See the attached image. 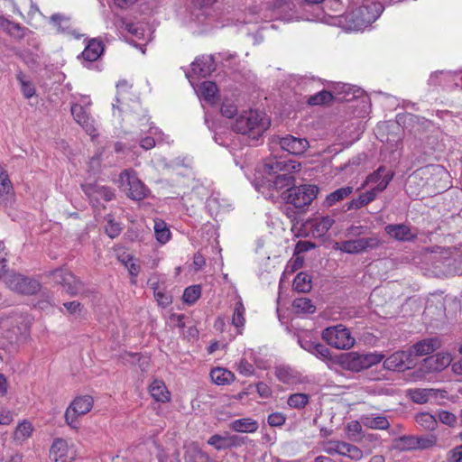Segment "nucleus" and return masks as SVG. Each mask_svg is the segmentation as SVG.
I'll use <instances>...</instances> for the list:
<instances>
[{
    "mask_svg": "<svg viewBox=\"0 0 462 462\" xmlns=\"http://www.w3.org/2000/svg\"><path fill=\"white\" fill-rule=\"evenodd\" d=\"M275 146L270 157L255 169L251 180L255 189L265 199L273 198V191L290 187L294 178L291 172L300 170V163L294 157L305 152V146Z\"/></svg>",
    "mask_w": 462,
    "mask_h": 462,
    "instance_id": "nucleus-1",
    "label": "nucleus"
},
{
    "mask_svg": "<svg viewBox=\"0 0 462 462\" xmlns=\"http://www.w3.org/2000/svg\"><path fill=\"white\" fill-rule=\"evenodd\" d=\"M383 5L373 0H362L360 5L352 4L342 15L333 18L332 23L345 31H359L369 26L382 14Z\"/></svg>",
    "mask_w": 462,
    "mask_h": 462,
    "instance_id": "nucleus-2",
    "label": "nucleus"
},
{
    "mask_svg": "<svg viewBox=\"0 0 462 462\" xmlns=\"http://www.w3.org/2000/svg\"><path fill=\"white\" fill-rule=\"evenodd\" d=\"M270 125L271 120L266 114L251 109L239 115L233 125V130L237 134L248 135L252 140H257Z\"/></svg>",
    "mask_w": 462,
    "mask_h": 462,
    "instance_id": "nucleus-3",
    "label": "nucleus"
},
{
    "mask_svg": "<svg viewBox=\"0 0 462 462\" xmlns=\"http://www.w3.org/2000/svg\"><path fill=\"white\" fill-rule=\"evenodd\" d=\"M119 188L133 200H142L148 195V188L140 180L134 171L126 169L119 175Z\"/></svg>",
    "mask_w": 462,
    "mask_h": 462,
    "instance_id": "nucleus-4",
    "label": "nucleus"
},
{
    "mask_svg": "<svg viewBox=\"0 0 462 462\" xmlns=\"http://www.w3.org/2000/svg\"><path fill=\"white\" fill-rule=\"evenodd\" d=\"M319 190V187L313 184L293 186L287 189L284 199L296 208H305L316 199Z\"/></svg>",
    "mask_w": 462,
    "mask_h": 462,
    "instance_id": "nucleus-5",
    "label": "nucleus"
},
{
    "mask_svg": "<svg viewBox=\"0 0 462 462\" xmlns=\"http://www.w3.org/2000/svg\"><path fill=\"white\" fill-rule=\"evenodd\" d=\"M321 337L328 345L336 349H350L356 342L350 330L342 324L325 328Z\"/></svg>",
    "mask_w": 462,
    "mask_h": 462,
    "instance_id": "nucleus-6",
    "label": "nucleus"
},
{
    "mask_svg": "<svg viewBox=\"0 0 462 462\" xmlns=\"http://www.w3.org/2000/svg\"><path fill=\"white\" fill-rule=\"evenodd\" d=\"M91 101L89 97H84L80 102L75 103L71 106V114L75 121L81 125L86 133L91 136V140L98 134L96 127V121L89 113V106Z\"/></svg>",
    "mask_w": 462,
    "mask_h": 462,
    "instance_id": "nucleus-7",
    "label": "nucleus"
},
{
    "mask_svg": "<svg viewBox=\"0 0 462 462\" xmlns=\"http://www.w3.org/2000/svg\"><path fill=\"white\" fill-rule=\"evenodd\" d=\"M383 359V355L381 354L350 352L342 357V364L348 370L359 372L380 363Z\"/></svg>",
    "mask_w": 462,
    "mask_h": 462,
    "instance_id": "nucleus-8",
    "label": "nucleus"
},
{
    "mask_svg": "<svg viewBox=\"0 0 462 462\" xmlns=\"http://www.w3.org/2000/svg\"><path fill=\"white\" fill-rule=\"evenodd\" d=\"M93 398L89 395L76 397L65 412L68 425L73 429L78 428V418L89 412L93 407Z\"/></svg>",
    "mask_w": 462,
    "mask_h": 462,
    "instance_id": "nucleus-9",
    "label": "nucleus"
},
{
    "mask_svg": "<svg viewBox=\"0 0 462 462\" xmlns=\"http://www.w3.org/2000/svg\"><path fill=\"white\" fill-rule=\"evenodd\" d=\"M77 455L75 444L62 438L55 439L50 448V459L52 462H73Z\"/></svg>",
    "mask_w": 462,
    "mask_h": 462,
    "instance_id": "nucleus-10",
    "label": "nucleus"
},
{
    "mask_svg": "<svg viewBox=\"0 0 462 462\" xmlns=\"http://www.w3.org/2000/svg\"><path fill=\"white\" fill-rule=\"evenodd\" d=\"M5 282L10 290L27 295L36 293L41 288V284L37 280L14 273L6 274L5 276Z\"/></svg>",
    "mask_w": 462,
    "mask_h": 462,
    "instance_id": "nucleus-11",
    "label": "nucleus"
},
{
    "mask_svg": "<svg viewBox=\"0 0 462 462\" xmlns=\"http://www.w3.org/2000/svg\"><path fill=\"white\" fill-rule=\"evenodd\" d=\"M334 223L335 219L328 215L313 217L303 224V229L300 235L304 236H311L313 237H323Z\"/></svg>",
    "mask_w": 462,
    "mask_h": 462,
    "instance_id": "nucleus-12",
    "label": "nucleus"
},
{
    "mask_svg": "<svg viewBox=\"0 0 462 462\" xmlns=\"http://www.w3.org/2000/svg\"><path fill=\"white\" fill-rule=\"evenodd\" d=\"M379 245L380 240L377 237L357 238L337 242L334 245V249L346 254H359L367 249L376 248Z\"/></svg>",
    "mask_w": 462,
    "mask_h": 462,
    "instance_id": "nucleus-13",
    "label": "nucleus"
},
{
    "mask_svg": "<svg viewBox=\"0 0 462 462\" xmlns=\"http://www.w3.org/2000/svg\"><path fill=\"white\" fill-rule=\"evenodd\" d=\"M52 280L64 287L71 295H77L83 291V285L70 272L65 269H56L51 273Z\"/></svg>",
    "mask_w": 462,
    "mask_h": 462,
    "instance_id": "nucleus-14",
    "label": "nucleus"
},
{
    "mask_svg": "<svg viewBox=\"0 0 462 462\" xmlns=\"http://www.w3.org/2000/svg\"><path fill=\"white\" fill-rule=\"evenodd\" d=\"M117 88V96H116V104H113V116L115 118L117 119V122H115L116 124V134L118 136L122 134H125L129 132V129L126 127H124L121 125V116L123 108L120 107L121 105H124V101L125 99V95L127 94L128 90L131 88V86L128 84L126 80H121L116 85Z\"/></svg>",
    "mask_w": 462,
    "mask_h": 462,
    "instance_id": "nucleus-15",
    "label": "nucleus"
},
{
    "mask_svg": "<svg viewBox=\"0 0 462 462\" xmlns=\"http://www.w3.org/2000/svg\"><path fill=\"white\" fill-rule=\"evenodd\" d=\"M393 178V172L384 166H380L373 173L369 174L361 188L372 186L371 189L377 192L383 191Z\"/></svg>",
    "mask_w": 462,
    "mask_h": 462,
    "instance_id": "nucleus-16",
    "label": "nucleus"
},
{
    "mask_svg": "<svg viewBox=\"0 0 462 462\" xmlns=\"http://www.w3.org/2000/svg\"><path fill=\"white\" fill-rule=\"evenodd\" d=\"M298 343L305 351L315 356L317 358L328 362L332 359L330 350L317 340H313L307 333L298 337Z\"/></svg>",
    "mask_w": 462,
    "mask_h": 462,
    "instance_id": "nucleus-17",
    "label": "nucleus"
},
{
    "mask_svg": "<svg viewBox=\"0 0 462 462\" xmlns=\"http://www.w3.org/2000/svg\"><path fill=\"white\" fill-rule=\"evenodd\" d=\"M82 189L91 201H110L115 198V190L112 188L98 183H86L82 185Z\"/></svg>",
    "mask_w": 462,
    "mask_h": 462,
    "instance_id": "nucleus-18",
    "label": "nucleus"
},
{
    "mask_svg": "<svg viewBox=\"0 0 462 462\" xmlns=\"http://www.w3.org/2000/svg\"><path fill=\"white\" fill-rule=\"evenodd\" d=\"M411 357V353L410 352H394L383 361V367L391 371H402L406 368H410L412 365Z\"/></svg>",
    "mask_w": 462,
    "mask_h": 462,
    "instance_id": "nucleus-19",
    "label": "nucleus"
},
{
    "mask_svg": "<svg viewBox=\"0 0 462 462\" xmlns=\"http://www.w3.org/2000/svg\"><path fill=\"white\" fill-rule=\"evenodd\" d=\"M408 395L416 403H426L439 398L445 397V392L433 388L410 389Z\"/></svg>",
    "mask_w": 462,
    "mask_h": 462,
    "instance_id": "nucleus-20",
    "label": "nucleus"
},
{
    "mask_svg": "<svg viewBox=\"0 0 462 462\" xmlns=\"http://www.w3.org/2000/svg\"><path fill=\"white\" fill-rule=\"evenodd\" d=\"M49 22L57 29L58 32L72 35L76 38L79 37V34L73 28L69 16L60 13L53 14L50 16Z\"/></svg>",
    "mask_w": 462,
    "mask_h": 462,
    "instance_id": "nucleus-21",
    "label": "nucleus"
},
{
    "mask_svg": "<svg viewBox=\"0 0 462 462\" xmlns=\"http://www.w3.org/2000/svg\"><path fill=\"white\" fill-rule=\"evenodd\" d=\"M386 234L398 241H411L417 235L404 224H391L385 226Z\"/></svg>",
    "mask_w": 462,
    "mask_h": 462,
    "instance_id": "nucleus-22",
    "label": "nucleus"
},
{
    "mask_svg": "<svg viewBox=\"0 0 462 462\" xmlns=\"http://www.w3.org/2000/svg\"><path fill=\"white\" fill-rule=\"evenodd\" d=\"M191 67L194 74L206 78L216 69L214 57L212 55L199 57L192 62Z\"/></svg>",
    "mask_w": 462,
    "mask_h": 462,
    "instance_id": "nucleus-23",
    "label": "nucleus"
},
{
    "mask_svg": "<svg viewBox=\"0 0 462 462\" xmlns=\"http://www.w3.org/2000/svg\"><path fill=\"white\" fill-rule=\"evenodd\" d=\"M233 300L232 325L237 329V332L241 334L245 324V308L239 295H236Z\"/></svg>",
    "mask_w": 462,
    "mask_h": 462,
    "instance_id": "nucleus-24",
    "label": "nucleus"
},
{
    "mask_svg": "<svg viewBox=\"0 0 462 462\" xmlns=\"http://www.w3.org/2000/svg\"><path fill=\"white\" fill-rule=\"evenodd\" d=\"M103 42L97 39H92L81 52L80 56L87 62L96 61L103 53Z\"/></svg>",
    "mask_w": 462,
    "mask_h": 462,
    "instance_id": "nucleus-25",
    "label": "nucleus"
},
{
    "mask_svg": "<svg viewBox=\"0 0 462 462\" xmlns=\"http://www.w3.org/2000/svg\"><path fill=\"white\" fill-rule=\"evenodd\" d=\"M277 379L288 385H295L301 383L299 372L289 366H278L275 370Z\"/></svg>",
    "mask_w": 462,
    "mask_h": 462,
    "instance_id": "nucleus-26",
    "label": "nucleus"
},
{
    "mask_svg": "<svg viewBox=\"0 0 462 462\" xmlns=\"http://www.w3.org/2000/svg\"><path fill=\"white\" fill-rule=\"evenodd\" d=\"M149 393L152 399L158 402H167L171 399V393L168 391L163 381L154 379L149 385Z\"/></svg>",
    "mask_w": 462,
    "mask_h": 462,
    "instance_id": "nucleus-27",
    "label": "nucleus"
},
{
    "mask_svg": "<svg viewBox=\"0 0 462 462\" xmlns=\"http://www.w3.org/2000/svg\"><path fill=\"white\" fill-rule=\"evenodd\" d=\"M395 131H400V125L397 124H383L377 127V134L381 135L379 141L384 144H394L399 142V138L394 134Z\"/></svg>",
    "mask_w": 462,
    "mask_h": 462,
    "instance_id": "nucleus-28",
    "label": "nucleus"
},
{
    "mask_svg": "<svg viewBox=\"0 0 462 462\" xmlns=\"http://www.w3.org/2000/svg\"><path fill=\"white\" fill-rule=\"evenodd\" d=\"M364 133V126L358 124H350L346 129L340 134L342 143L341 144H354L356 142L360 140L361 135Z\"/></svg>",
    "mask_w": 462,
    "mask_h": 462,
    "instance_id": "nucleus-29",
    "label": "nucleus"
},
{
    "mask_svg": "<svg viewBox=\"0 0 462 462\" xmlns=\"http://www.w3.org/2000/svg\"><path fill=\"white\" fill-rule=\"evenodd\" d=\"M362 424L373 430H387L390 427L389 420L383 415L365 414L361 416Z\"/></svg>",
    "mask_w": 462,
    "mask_h": 462,
    "instance_id": "nucleus-30",
    "label": "nucleus"
},
{
    "mask_svg": "<svg viewBox=\"0 0 462 462\" xmlns=\"http://www.w3.org/2000/svg\"><path fill=\"white\" fill-rule=\"evenodd\" d=\"M439 346V342L437 338H428L414 344L410 353L420 356L431 354L435 349Z\"/></svg>",
    "mask_w": 462,
    "mask_h": 462,
    "instance_id": "nucleus-31",
    "label": "nucleus"
},
{
    "mask_svg": "<svg viewBox=\"0 0 462 462\" xmlns=\"http://www.w3.org/2000/svg\"><path fill=\"white\" fill-rule=\"evenodd\" d=\"M0 28L11 37L17 40L23 39L28 32L26 27L5 18H0Z\"/></svg>",
    "mask_w": 462,
    "mask_h": 462,
    "instance_id": "nucleus-32",
    "label": "nucleus"
},
{
    "mask_svg": "<svg viewBox=\"0 0 462 462\" xmlns=\"http://www.w3.org/2000/svg\"><path fill=\"white\" fill-rule=\"evenodd\" d=\"M451 361L452 358L448 353H439L425 360L427 367L432 371H441L445 369L450 365Z\"/></svg>",
    "mask_w": 462,
    "mask_h": 462,
    "instance_id": "nucleus-33",
    "label": "nucleus"
},
{
    "mask_svg": "<svg viewBox=\"0 0 462 462\" xmlns=\"http://www.w3.org/2000/svg\"><path fill=\"white\" fill-rule=\"evenodd\" d=\"M258 422L251 418L235 420L230 423V429L236 432L253 433L258 430Z\"/></svg>",
    "mask_w": 462,
    "mask_h": 462,
    "instance_id": "nucleus-34",
    "label": "nucleus"
},
{
    "mask_svg": "<svg viewBox=\"0 0 462 462\" xmlns=\"http://www.w3.org/2000/svg\"><path fill=\"white\" fill-rule=\"evenodd\" d=\"M209 214L217 217L221 212L228 210L227 203L220 198L219 194H212L206 202Z\"/></svg>",
    "mask_w": 462,
    "mask_h": 462,
    "instance_id": "nucleus-35",
    "label": "nucleus"
},
{
    "mask_svg": "<svg viewBox=\"0 0 462 462\" xmlns=\"http://www.w3.org/2000/svg\"><path fill=\"white\" fill-rule=\"evenodd\" d=\"M210 377L212 382L217 385L229 384L235 379V375L231 371L222 367L213 368L210 372Z\"/></svg>",
    "mask_w": 462,
    "mask_h": 462,
    "instance_id": "nucleus-36",
    "label": "nucleus"
},
{
    "mask_svg": "<svg viewBox=\"0 0 462 462\" xmlns=\"http://www.w3.org/2000/svg\"><path fill=\"white\" fill-rule=\"evenodd\" d=\"M457 73L452 71L440 70L432 73L429 79V85L431 86H448L449 82L455 81Z\"/></svg>",
    "mask_w": 462,
    "mask_h": 462,
    "instance_id": "nucleus-37",
    "label": "nucleus"
},
{
    "mask_svg": "<svg viewBox=\"0 0 462 462\" xmlns=\"http://www.w3.org/2000/svg\"><path fill=\"white\" fill-rule=\"evenodd\" d=\"M143 144H161L162 143H169L170 138L169 135L164 134L159 128L157 127H150L148 129L147 134L141 141Z\"/></svg>",
    "mask_w": 462,
    "mask_h": 462,
    "instance_id": "nucleus-38",
    "label": "nucleus"
},
{
    "mask_svg": "<svg viewBox=\"0 0 462 462\" xmlns=\"http://www.w3.org/2000/svg\"><path fill=\"white\" fill-rule=\"evenodd\" d=\"M153 230L155 238L161 245L166 244L171 237V233L168 225L162 219L154 220Z\"/></svg>",
    "mask_w": 462,
    "mask_h": 462,
    "instance_id": "nucleus-39",
    "label": "nucleus"
},
{
    "mask_svg": "<svg viewBox=\"0 0 462 462\" xmlns=\"http://www.w3.org/2000/svg\"><path fill=\"white\" fill-rule=\"evenodd\" d=\"M353 192V187L347 186L337 189V190L331 192L326 197L324 201V206L329 208L336 203L343 200L347 198Z\"/></svg>",
    "mask_w": 462,
    "mask_h": 462,
    "instance_id": "nucleus-40",
    "label": "nucleus"
},
{
    "mask_svg": "<svg viewBox=\"0 0 462 462\" xmlns=\"http://www.w3.org/2000/svg\"><path fill=\"white\" fill-rule=\"evenodd\" d=\"M13 187L6 171L0 166V205L11 196Z\"/></svg>",
    "mask_w": 462,
    "mask_h": 462,
    "instance_id": "nucleus-41",
    "label": "nucleus"
},
{
    "mask_svg": "<svg viewBox=\"0 0 462 462\" xmlns=\"http://www.w3.org/2000/svg\"><path fill=\"white\" fill-rule=\"evenodd\" d=\"M379 192L375 191L374 189H371L370 190H367L358 196V198L354 199L351 200L349 208L354 209H359L362 207L369 204L370 202L374 201Z\"/></svg>",
    "mask_w": 462,
    "mask_h": 462,
    "instance_id": "nucleus-42",
    "label": "nucleus"
},
{
    "mask_svg": "<svg viewBox=\"0 0 462 462\" xmlns=\"http://www.w3.org/2000/svg\"><path fill=\"white\" fill-rule=\"evenodd\" d=\"M245 148V146L240 145L232 146V150L230 151L234 156L236 164L239 165L242 170H245V166L249 165L250 161L248 152H244Z\"/></svg>",
    "mask_w": 462,
    "mask_h": 462,
    "instance_id": "nucleus-43",
    "label": "nucleus"
},
{
    "mask_svg": "<svg viewBox=\"0 0 462 462\" xmlns=\"http://www.w3.org/2000/svg\"><path fill=\"white\" fill-rule=\"evenodd\" d=\"M118 259L122 263H124L131 276L136 277L139 274L140 265L137 263V260L134 259L133 255L130 254H123L118 257Z\"/></svg>",
    "mask_w": 462,
    "mask_h": 462,
    "instance_id": "nucleus-44",
    "label": "nucleus"
},
{
    "mask_svg": "<svg viewBox=\"0 0 462 462\" xmlns=\"http://www.w3.org/2000/svg\"><path fill=\"white\" fill-rule=\"evenodd\" d=\"M33 430L32 425L31 422L24 420L20 423L14 433V438L18 442H23L32 435Z\"/></svg>",
    "mask_w": 462,
    "mask_h": 462,
    "instance_id": "nucleus-45",
    "label": "nucleus"
},
{
    "mask_svg": "<svg viewBox=\"0 0 462 462\" xmlns=\"http://www.w3.org/2000/svg\"><path fill=\"white\" fill-rule=\"evenodd\" d=\"M16 79L21 85V90L23 97L27 99L32 97L35 95L36 90L32 81H30L22 72L17 74Z\"/></svg>",
    "mask_w": 462,
    "mask_h": 462,
    "instance_id": "nucleus-46",
    "label": "nucleus"
},
{
    "mask_svg": "<svg viewBox=\"0 0 462 462\" xmlns=\"http://www.w3.org/2000/svg\"><path fill=\"white\" fill-rule=\"evenodd\" d=\"M199 91L201 97L208 101V102H214L217 92V87L215 82L212 81H204L201 83L199 87Z\"/></svg>",
    "mask_w": 462,
    "mask_h": 462,
    "instance_id": "nucleus-47",
    "label": "nucleus"
},
{
    "mask_svg": "<svg viewBox=\"0 0 462 462\" xmlns=\"http://www.w3.org/2000/svg\"><path fill=\"white\" fill-rule=\"evenodd\" d=\"M340 456L347 457L353 460H360L363 457V451L353 444L342 441Z\"/></svg>",
    "mask_w": 462,
    "mask_h": 462,
    "instance_id": "nucleus-48",
    "label": "nucleus"
},
{
    "mask_svg": "<svg viewBox=\"0 0 462 462\" xmlns=\"http://www.w3.org/2000/svg\"><path fill=\"white\" fill-rule=\"evenodd\" d=\"M292 308L297 313H313L315 311V306L311 300L304 297L295 299Z\"/></svg>",
    "mask_w": 462,
    "mask_h": 462,
    "instance_id": "nucleus-49",
    "label": "nucleus"
},
{
    "mask_svg": "<svg viewBox=\"0 0 462 462\" xmlns=\"http://www.w3.org/2000/svg\"><path fill=\"white\" fill-rule=\"evenodd\" d=\"M293 288L300 292H307L311 289V281L305 273H300L294 278Z\"/></svg>",
    "mask_w": 462,
    "mask_h": 462,
    "instance_id": "nucleus-50",
    "label": "nucleus"
},
{
    "mask_svg": "<svg viewBox=\"0 0 462 462\" xmlns=\"http://www.w3.org/2000/svg\"><path fill=\"white\" fill-rule=\"evenodd\" d=\"M310 402V395L306 393H293L288 397L287 404L293 409H303Z\"/></svg>",
    "mask_w": 462,
    "mask_h": 462,
    "instance_id": "nucleus-51",
    "label": "nucleus"
},
{
    "mask_svg": "<svg viewBox=\"0 0 462 462\" xmlns=\"http://www.w3.org/2000/svg\"><path fill=\"white\" fill-rule=\"evenodd\" d=\"M416 422L427 430H433L437 426V420L433 415L428 412L417 414Z\"/></svg>",
    "mask_w": 462,
    "mask_h": 462,
    "instance_id": "nucleus-52",
    "label": "nucleus"
},
{
    "mask_svg": "<svg viewBox=\"0 0 462 462\" xmlns=\"http://www.w3.org/2000/svg\"><path fill=\"white\" fill-rule=\"evenodd\" d=\"M333 96L329 91L322 90L308 97L307 103L310 106H319L329 103Z\"/></svg>",
    "mask_w": 462,
    "mask_h": 462,
    "instance_id": "nucleus-53",
    "label": "nucleus"
},
{
    "mask_svg": "<svg viewBox=\"0 0 462 462\" xmlns=\"http://www.w3.org/2000/svg\"><path fill=\"white\" fill-rule=\"evenodd\" d=\"M154 298L159 306L167 308L172 303L171 294L165 289V287L153 292Z\"/></svg>",
    "mask_w": 462,
    "mask_h": 462,
    "instance_id": "nucleus-54",
    "label": "nucleus"
},
{
    "mask_svg": "<svg viewBox=\"0 0 462 462\" xmlns=\"http://www.w3.org/2000/svg\"><path fill=\"white\" fill-rule=\"evenodd\" d=\"M106 233L107 236L111 238H115L118 236L122 231L121 224L115 221L113 217L108 215L106 217Z\"/></svg>",
    "mask_w": 462,
    "mask_h": 462,
    "instance_id": "nucleus-55",
    "label": "nucleus"
},
{
    "mask_svg": "<svg viewBox=\"0 0 462 462\" xmlns=\"http://www.w3.org/2000/svg\"><path fill=\"white\" fill-rule=\"evenodd\" d=\"M201 290L198 285L189 286L185 289L182 299L188 304H193L200 296Z\"/></svg>",
    "mask_w": 462,
    "mask_h": 462,
    "instance_id": "nucleus-56",
    "label": "nucleus"
},
{
    "mask_svg": "<svg viewBox=\"0 0 462 462\" xmlns=\"http://www.w3.org/2000/svg\"><path fill=\"white\" fill-rule=\"evenodd\" d=\"M208 443L218 450L228 448L227 435L221 436L215 434L208 439Z\"/></svg>",
    "mask_w": 462,
    "mask_h": 462,
    "instance_id": "nucleus-57",
    "label": "nucleus"
},
{
    "mask_svg": "<svg viewBox=\"0 0 462 462\" xmlns=\"http://www.w3.org/2000/svg\"><path fill=\"white\" fill-rule=\"evenodd\" d=\"M362 426H364L360 420H352L346 426V431L348 435L354 439H357V437L362 433Z\"/></svg>",
    "mask_w": 462,
    "mask_h": 462,
    "instance_id": "nucleus-58",
    "label": "nucleus"
},
{
    "mask_svg": "<svg viewBox=\"0 0 462 462\" xmlns=\"http://www.w3.org/2000/svg\"><path fill=\"white\" fill-rule=\"evenodd\" d=\"M237 371L245 376H250L254 372V367L246 359L242 358L237 364Z\"/></svg>",
    "mask_w": 462,
    "mask_h": 462,
    "instance_id": "nucleus-59",
    "label": "nucleus"
},
{
    "mask_svg": "<svg viewBox=\"0 0 462 462\" xmlns=\"http://www.w3.org/2000/svg\"><path fill=\"white\" fill-rule=\"evenodd\" d=\"M439 420L446 425L452 426L457 421V417L452 412L448 411H441L439 412Z\"/></svg>",
    "mask_w": 462,
    "mask_h": 462,
    "instance_id": "nucleus-60",
    "label": "nucleus"
},
{
    "mask_svg": "<svg viewBox=\"0 0 462 462\" xmlns=\"http://www.w3.org/2000/svg\"><path fill=\"white\" fill-rule=\"evenodd\" d=\"M147 283H148V286L153 291V292H155L158 290H160V289L164 287L163 280L162 279L161 276H159L157 274H152L148 279Z\"/></svg>",
    "mask_w": 462,
    "mask_h": 462,
    "instance_id": "nucleus-61",
    "label": "nucleus"
},
{
    "mask_svg": "<svg viewBox=\"0 0 462 462\" xmlns=\"http://www.w3.org/2000/svg\"><path fill=\"white\" fill-rule=\"evenodd\" d=\"M236 113L237 108L233 104L224 103L221 106V114L227 118H232Z\"/></svg>",
    "mask_w": 462,
    "mask_h": 462,
    "instance_id": "nucleus-62",
    "label": "nucleus"
},
{
    "mask_svg": "<svg viewBox=\"0 0 462 462\" xmlns=\"http://www.w3.org/2000/svg\"><path fill=\"white\" fill-rule=\"evenodd\" d=\"M256 391L262 398H269L273 393L271 387L263 382L256 384Z\"/></svg>",
    "mask_w": 462,
    "mask_h": 462,
    "instance_id": "nucleus-63",
    "label": "nucleus"
},
{
    "mask_svg": "<svg viewBox=\"0 0 462 462\" xmlns=\"http://www.w3.org/2000/svg\"><path fill=\"white\" fill-rule=\"evenodd\" d=\"M448 462H462V445L449 452Z\"/></svg>",
    "mask_w": 462,
    "mask_h": 462,
    "instance_id": "nucleus-64",
    "label": "nucleus"
}]
</instances>
